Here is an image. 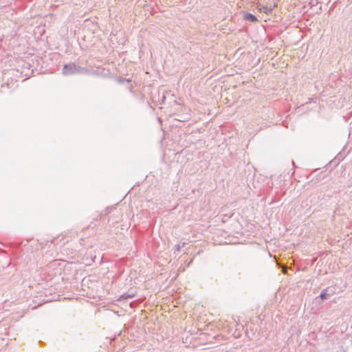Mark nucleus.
<instances>
[{
	"mask_svg": "<svg viewBox=\"0 0 352 352\" xmlns=\"http://www.w3.org/2000/svg\"><path fill=\"white\" fill-rule=\"evenodd\" d=\"M87 70L80 66H77L74 63L65 64L63 67L62 73L65 76L73 75L76 74H84Z\"/></svg>",
	"mask_w": 352,
	"mask_h": 352,
	"instance_id": "1",
	"label": "nucleus"
},
{
	"mask_svg": "<svg viewBox=\"0 0 352 352\" xmlns=\"http://www.w3.org/2000/svg\"><path fill=\"white\" fill-rule=\"evenodd\" d=\"M256 8L260 11V12H264V13H270L272 12V7L270 6V7H267V6H263L261 3H257L256 4Z\"/></svg>",
	"mask_w": 352,
	"mask_h": 352,
	"instance_id": "2",
	"label": "nucleus"
},
{
	"mask_svg": "<svg viewBox=\"0 0 352 352\" xmlns=\"http://www.w3.org/2000/svg\"><path fill=\"white\" fill-rule=\"evenodd\" d=\"M244 19L247 21H250L252 22H254V21H257V18L254 15H253L250 13H245Z\"/></svg>",
	"mask_w": 352,
	"mask_h": 352,
	"instance_id": "3",
	"label": "nucleus"
},
{
	"mask_svg": "<svg viewBox=\"0 0 352 352\" xmlns=\"http://www.w3.org/2000/svg\"><path fill=\"white\" fill-rule=\"evenodd\" d=\"M327 290H328V289H324V290L321 292V294H320V298L321 299H322V300L327 299V298H328V297L330 296V294L327 292Z\"/></svg>",
	"mask_w": 352,
	"mask_h": 352,
	"instance_id": "4",
	"label": "nucleus"
},
{
	"mask_svg": "<svg viewBox=\"0 0 352 352\" xmlns=\"http://www.w3.org/2000/svg\"><path fill=\"white\" fill-rule=\"evenodd\" d=\"M133 294H124L120 296V299H127V298H132L134 297Z\"/></svg>",
	"mask_w": 352,
	"mask_h": 352,
	"instance_id": "5",
	"label": "nucleus"
},
{
	"mask_svg": "<svg viewBox=\"0 0 352 352\" xmlns=\"http://www.w3.org/2000/svg\"><path fill=\"white\" fill-rule=\"evenodd\" d=\"M185 245V243H183L182 244H177V245H175V252H179L180 250V249L184 247Z\"/></svg>",
	"mask_w": 352,
	"mask_h": 352,
	"instance_id": "6",
	"label": "nucleus"
}]
</instances>
